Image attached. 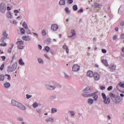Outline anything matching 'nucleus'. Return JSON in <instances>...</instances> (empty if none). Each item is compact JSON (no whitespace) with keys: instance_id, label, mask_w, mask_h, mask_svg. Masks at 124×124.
<instances>
[{"instance_id":"1","label":"nucleus","mask_w":124,"mask_h":124,"mask_svg":"<svg viewBox=\"0 0 124 124\" xmlns=\"http://www.w3.org/2000/svg\"><path fill=\"white\" fill-rule=\"evenodd\" d=\"M12 104L14 105V106H16L21 110H26V108L23 105L19 103L18 102L16 101L15 100H12Z\"/></svg>"},{"instance_id":"2","label":"nucleus","mask_w":124,"mask_h":124,"mask_svg":"<svg viewBox=\"0 0 124 124\" xmlns=\"http://www.w3.org/2000/svg\"><path fill=\"white\" fill-rule=\"evenodd\" d=\"M82 95L84 97H90V96H93L94 100H95V101L97 100V98L98 97V96L97 95V94H96V92L89 94H83Z\"/></svg>"},{"instance_id":"3","label":"nucleus","mask_w":124,"mask_h":124,"mask_svg":"<svg viewBox=\"0 0 124 124\" xmlns=\"http://www.w3.org/2000/svg\"><path fill=\"white\" fill-rule=\"evenodd\" d=\"M102 96L104 100V103H105V104H109V103H110V98L106 96V94H105V93H102Z\"/></svg>"},{"instance_id":"4","label":"nucleus","mask_w":124,"mask_h":124,"mask_svg":"<svg viewBox=\"0 0 124 124\" xmlns=\"http://www.w3.org/2000/svg\"><path fill=\"white\" fill-rule=\"evenodd\" d=\"M83 93H92V89L90 87H86L83 90Z\"/></svg>"},{"instance_id":"5","label":"nucleus","mask_w":124,"mask_h":124,"mask_svg":"<svg viewBox=\"0 0 124 124\" xmlns=\"http://www.w3.org/2000/svg\"><path fill=\"white\" fill-rule=\"evenodd\" d=\"M73 71H78L80 69V67L78 65H74L72 68Z\"/></svg>"},{"instance_id":"6","label":"nucleus","mask_w":124,"mask_h":124,"mask_svg":"<svg viewBox=\"0 0 124 124\" xmlns=\"http://www.w3.org/2000/svg\"><path fill=\"white\" fill-rule=\"evenodd\" d=\"M93 77H94V80H95V81H98V80L100 78V76H99V74H98L96 73L94 74Z\"/></svg>"},{"instance_id":"7","label":"nucleus","mask_w":124,"mask_h":124,"mask_svg":"<svg viewBox=\"0 0 124 124\" xmlns=\"http://www.w3.org/2000/svg\"><path fill=\"white\" fill-rule=\"evenodd\" d=\"M59 29V26L56 24H53L51 26V30L54 31H57Z\"/></svg>"},{"instance_id":"8","label":"nucleus","mask_w":124,"mask_h":124,"mask_svg":"<svg viewBox=\"0 0 124 124\" xmlns=\"http://www.w3.org/2000/svg\"><path fill=\"white\" fill-rule=\"evenodd\" d=\"M94 74H93V71H89L88 72H87V76L88 77H93Z\"/></svg>"},{"instance_id":"9","label":"nucleus","mask_w":124,"mask_h":124,"mask_svg":"<svg viewBox=\"0 0 124 124\" xmlns=\"http://www.w3.org/2000/svg\"><path fill=\"white\" fill-rule=\"evenodd\" d=\"M22 39L25 40V41H30L31 40V37L29 36H23Z\"/></svg>"},{"instance_id":"10","label":"nucleus","mask_w":124,"mask_h":124,"mask_svg":"<svg viewBox=\"0 0 124 124\" xmlns=\"http://www.w3.org/2000/svg\"><path fill=\"white\" fill-rule=\"evenodd\" d=\"M102 62L105 65V66H108L109 64H108V62H107V60H102Z\"/></svg>"},{"instance_id":"11","label":"nucleus","mask_w":124,"mask_h":124,"mask_svg":"<svg viewBox=\"0 0 124 124\" xmlns=\"http://www.w3.org/2000/svg\"><path fill=\"white\" fill-rule=\"evenodd\" d=\"M110 69H111V70H116V66L114 65V64H111L109 66Z\"/></svg>"},{"instance_id":"12","label":"nucleus","mask_w":124,"mask_h":124,"mask_svg":"<svg viewBox=\"0 0 124 124\" xmlns=\"http://www.w3.org/2000/svg\"><path fill=\"white\" fill-rule=\"evenodd\" d=\"M109 95L111 98H116V94H114V93H110Z\"/></svg>"},{"instance_id":"13","label":"nucleus","mask_w":124,"mask_h":124,"mask_svg":"<svg viewBox=\"0 0 124 124\" xmlns=\"http://www.w3.org/2000/svg\"><path fill=\"white\" fill-rule=\"evenodd\" d=\"M60 5H65V0H61L59 2Z\"/></svg>"},{"instance_id":"14","label":"nucleus","mask_w":124,"mask_h":124,"mask_svg":"<svg viewBox=\"0 0 124 124\" xmlns=\"http://www.w3.org/2000/svg\"><path fill=\"white\" fill-rule=\"evenodd\" d=\"M16 68H17V64H15V63L13 64V65L12 66V70H15V69H16Z\"/></svg>"},{"instance_id":"15","label":"nucleus","mask_w":124,"mask_h":124,"mask_svg":"<svg viewBox=\"0 0 124 124\" xmlns=\"http://www.w3.org/2000/svg\"><path fill=\"white\" fill-rule=\"evenodd\" d=\"M46 123H53L54 122V120L52 118H49L48 119L46 120Z\"/></svg>"},{"instance_id":"16","label":"nucleus","mask_w":124,"mask_h":124,"mask_svg":"<svg viewBox=\"0 0 124 124\" xmlns=\"http://www.w3.org/2000/svg\"><path fill=\"white\" fill-rule=\"evenodd\" d=\"M4 87L6 88H9V87H10V83L9 82L5 83L4 84Z\"/></svg>"},{"instance_id":"17","label":"nucleus","mask_w":124,"mask_h":124,"mask_svg":"<svg viewBox=\"0 0 124 124\" xmlns=\"http://www.w3.org/2000/svg\"><path fill=\"white\" fill-rule=\"evenodd\" d=\"M16 44H17V46L19 45H23L24 42H23V41H19L16 42Z\"/></svg>"},{"instance_id":"18","label":"nucleus","mask_w":124,"mask_h":124,"mask_svg":"<svg viewBox=\"0 0 124 124\" xmlns=\"http://www.w3.org/2000/svg\"><path fill=\"white\" fill-rule=\"evenodd\" d=\"M63 48L65 49L67 54H68V47H67V46L65 45L63 46Z\"/></svg>"},{"instance_id":"19","label":"nucleus","mask_w":124,"mask_h":124,"mask_svg":"<svg viewBox=\"0 0 124 124\" xmlns=\"http://www.w3.org/2000/svg\"><path fill=\"white\" fill-rule=\"evenodd\" d=\"M18 62L19 64H20V65H24V64H25V63L23 62V60H22V59H20L19 60Z\"/></svg>"},{"instance_id":"20","label":"nucleus","mask_w":124,"mask_h":124,"mask_svg":"<svg viewBox=\"0 0 124 124\" xmlns=\"http://www.w3.org/2000/svg\"><path fill=\"white\" fill-rule=\"evenodd\" d=\"M88 101L89 104H93V100L91 98L89 99Z\"/></svg>"},{"instance_id":"21","label":"nucleus","mask_w":124,"mask_h":124,"mask_svg":"<svg viewBox=\"0 0 124 124\" xmlns=\"http://www.w3.org/2000/svg\"><path fill=\"white\" fill-rule=\"evenodd\" d=\"M73 9L74 11H77L78 10V7L76 5H74L73 7Z\"/></svg>"},{"instance_id":"22","label":"nucleus","mask_w":124,"mask_h":124,"mask_svg":"<svg viewBox=\"0 0 124 124\" xmlns=\"http://www.w3.org/2000/svg\"><path fill=\"white\" fill-rule=\"evenodd\" d=\"M22 26H23V28H24L26 29V30H27V29H28V25H27V24H26V22H24L23 23Z\"/></svg>"},{"instance_id":"23","label":"nucleus","mask_w":124,"mask_h":124,"mask_svg":"<svg viewBox=\"0 0 124 124\" xmlns=\"http://www.w3.org/2000/svg\"><path fill=\"white\" fill-rule=\"evenodd\" d=\"M4 78L3 75H0V81H4Z\"/></svg>"},{"instance_id":"24","label":"nucleus","mask_w":124,"mask_h":124,"mask_svg":"<svg viewBox=\"0 0 124 124\" xmlns=\"http://www.w3.org/2000/svg\"><path fill=\"white\" fill-rule=\"evenodd\" d=\"M47 89H48V90H53L56 89V87L55 86H47Z\"/></svg>"},{"instance_id":"25","label":"nucleus","mask_w":124,"mask_h":124,"mask_svg":"<svg viewBox=\"0 0 124 124\" xmlns=\"http://www.w3.org/2000/svg\"><path fill=\"white\" fill-rule=\"evenodd\" d=\"M65 11L68 14H69V13H70V11H69V9H68V7H66V8H65Z\"/></svg>"},{"instance_id":"26","label":"nucleus","mask_w":124,"mask_h":124,"mask_svg":"<svg viewBox=\"0 0 124 124\" xmlns=\"http://www.w3.org/2000/svg\"><path fill=\"white\" fill-rule=\"evenodd\" d=\"M94 6L96 8H99V7H100V5H99V4L97 3H95L94 4Z\"/></svg>"},{"instance_id":"27","label":"nucleus","mask_w":124,"mask_h":124,"mask_svg":"<svg viewBox=\"0 0 124 124\" xmlns=\"http://www.w3.org/2000/svg\"><path fill=\"white\" fill-rule=\"evenodd\" d=\"M32 106H33V108H36V107H37L38 106V104H37V103H34L32 105Z\"/></svg>"},{"instance_id":"28","label":"nucleus","mask_w":124,"mask_h":124,"mask_svg":"<svg viewBox=\"0 0 124 124\" xmlns=\"http://www.w3.org/2000/svg\"><path fill=\"white\" fill-rule=\"evenodd\" d=\"M20 32L22 34H25V30L24 29V28L21 29Z\"/></svg>"},{"instance_id":"29","label":"nucleus","mask_w":124,"mask_h":124,"mask_svg":"<svg viewBox=\"0 0 124 124\" xmlns=\"http://www.w3.org/2000/svg\"><path fill=\"white\" fill-rule=\"evenodd\" d=\"M18 49H22L24 48V46H22V45L17 46Z\"/></svg>"},{"instance_id":"30","label":"nucleus","mask_w":124,"mask_h":124,"mask_svg":"<svg viewBox=\"0 0 124 124\" xmlns=\"http://www.w3.org/2000/svg\"><path fill=\"white\" fill-rule=\"evenodd\" d=\"M4 67V63L1 64V66L0 67V70H3V68Z\"/></svg>"},{"instance_id":"31","label":"nucleus","mask_w":124,"mask_h":124,"mask_svg":"<svg viewBox=\"0 0 124 124\" xmlns=\"http://www.w3.org/2000/svg\"><path fill=\"white\" fill-rule=\"evenodd\" d=\"M46 34H47V33H46V31H42V35H44V36H45V35H46Z\"/></svg>"},{"instance_id":"32","label":"nucleus","mask_w":124,"mask_h":124,"mask_svg":"<svg viewBox=\"0 0 124 124\" xmlns=\"http://www.w3.org/2000/svg\"><path fill=\"white\" fill-rule=\"evenodd\" d=\"M50 49V47L49 46H46V48H45V50L46 51V52H49V50Z\"/></svg>"},{"instance_id":"33","label":"nucleus","mask_w":124,"mask_h":124,"mask_svg":"<svg viewBox=\"0 0 124 124\" xmlns=\"http://www.w3.org/2000/svg\"><path fill=\"white\" fill-rule=\"evenodd\" d=\"M56 112H57V109L54 108H52V110H51V113H55Z\"/></svg>"},{"instance_id":"34","label":"nucleus","mask_w":124,"mask_h":124,"mask_svg":"<svg viewBox=\"0 0 124 124\" xmlns=\"http://www.w3.org/2000/svg\"><path fill=\"white\" fill-rule=\"evenodd\" d=\"M120 87H121V88H124V84L122 83V82H120L119 84Z\"/></svg>"},{"instance_id":"35","label":"nucleus","mask_w":124,"mask_h":124,"mask_svg":"<svg viewBox=\"0 0 124 124\" xmlns=\"http://www.w3.org/2000/svg\"><path fill=\"white\" fill-rule=\"evenodd\" d=\"M113 90V87L112 86H109L108 88V91H112Z\"/></svg>"},{"instance_id":"36","label":"nucleus","mask_w":124,"mask_h":124,"mask_svg":"<svg viewBox=\"0 0 124 124\" xmlns=\"http://www.w3.org/2000/svg\"><path fill=\"white\" fill-rule=\"evenodd\" d=\"M120 100H121L120 99H115V103H116V104H118V103L120 102Z\"/></svg>"},{"instance_id":"37","label":"nucleus","mask_w":124,"mask_h":124,"mask_svg":"<svg viewBox=\"0 0 124 124\" xmlns=\"http://www.w3.org/2000/svg\"><path fill=\"white\" fill-rule=\"evenodd\" d=\"M38 62H39V63H43V60H42V59H38Z\"/></svg>"},{"instance_id":"38","label":"nucleus","mask_w":124,"mask_h":124,"mask_svg":"<svg viewBox=\"0 0 124 124\" xmlns=\"http://www.w3.org/2000/svg\"><path fill=\"white\" fill-rule=\"evenodd\" d=\"M5 76H7L8 78H7V79L10 80H11V77H10V75H5Z\"/></svg>"},{"instance_id":"39","label":"nucleus","mask_w":124,"mask_h":124,"mask_svg":"<svg viewBox=\"0 0 124 124\" xmlns=\"http://www.w3.org/2000/svg\"><path fill=\"white\" fill-rule=\"evenodd\" d=\"M71 33H72V36H74V35L76 34L75 30H72Z\"/></svg>"},{"instance_id":"40","label":"nucleus","mask_w":124,"mask_h":124,"mask_svg":"<svg viewBox=\"0 0 124 124\" xmlns=\"http://www.w3.org/2000/svg\"><path fill=\"white\" fill-rule=\"evenodd\" d=\"M3 35L4 36V37H7L8 34H7V33H6V32H4L3 33Z\"/></svg>"},{"instance_id":"41","label":"nucleus","mask_w":124,"mask_h":124,"mask_svg":"<svg viewBox=\"0 0 124 124\" xmlns=\"http://www.w3.org/2000/svg\"><path fill=\"white\" fill-rule=\"evenodd\" d=\"M100 89L102 91H104L105 90V86H100Z\"/></svg>"},{"instance_id":"42","label":"nucleus","mask_w":124,"mask_h":124,"mask_svg":"<svg viewBox=\"0 0 124 124\" xmlns=\"http://www.w3.org/2000/svg\"><path fill=\"white\" fill-rule=\"evenodd\" d=\"M0 46L1 47H4V46H6V43H4V44H0Z\"/></svg>"},{"instance_id":"43","label":"nucleus","mask_w":124,"mask_h":124,"mask_svg":"<svg viewBox=\"0 0 124 124\" xmlns=\"http://www.w3.org/2000/svg\"><path fill=\"white\" fill-rule=\"evenodd\" d=\"M1 59H2L3 62H4V61H5V59H6V57H5V56H1Z\"/></svg>"},{"instance_id":"44","label":"nucleus","mask_w":124,"mask_h":124,"mask_svg":"<svg viewBox=\"0 0 124 124\" xmlns=\"http://www.w3.org/2000/svg\"><path fill=\"white\" fill-rule=\"evenodd\" d=\"M83 11V9H80L78 11V13H82Z\"/></svg>"},{"instance_id":"45","label":"nucleus","mask_w":124,"mask_h":124,"mask_svg":"<svg viewBox=\"0 0 124 124\" xmlns=\"http://www.w3.org/2000/svg\"><path fill=\"white\" fill-rule=\"evenodd\" d=\"M26 96H27V98L28 99H29V98H31V95H29V94H27V95H26Z\"/></svg>"},{"instance_id":"46","label":"nucleus","mask_w":124,"mask_h":124,"mask_svg":"<svg viewBox=\"0 0 124 124\" xmlns=\"http://www.w3.org/2000/svg\"><path fill=\"white\" fill-rule=\"evenodd\" d=\"M102 52L104 54H106V53L107 52L106 49H102Z\"/></svg>"},{"instance_id":"47","label":"nucleus","mask_w":124,"mask_h":124,"mask_svg":"<svg viewBox=\"0 0 124 124\" xmlns=\"http://www.w3.org/2000/svg\"><path fill=\"white\" fill-rule=\"evenodd\" d=\"M71 116H72V117L75 116V114H74V111H71Z\"/></svg>"},{"instance_id":"48","label":"nucleus","mask_w":124,"mask_h":124,"mask_svg":"<svg viewBox=\"0 0 124 124\" xmlns=\"http://www.w3.org/2000/svg\"><path fill=\"white\" fill-rule=\"evenodd\" d=\"M4 37H3L1 39V42H4Z\"/></svg>"},{"instance_id":"49","label":"nucleus","mask_w":124,"mask_h":124,"mask_svg":"<svg viewBox=\"0 0 124 124\" xmlns=\"http://www.w3.org/2000/svg\"><path fill=\"white\" fill-rule=\"evenodd\" d=\"M44 56L46 58V59H48L49 60L50 59V58H49V57H48V55L46 54H44Z\"/></svg>"},{"instance_id":"50","label":"nucleus","mask_w":124,"mask_h":124,"mask_svg":"<svg viewBox=\"0 0 124 124\" xmlns=\"http://www.w3.org/2000/svg\"><path fill=\"white\" fill-rule=\"evenodd\" d=\"M11 51H12V48H9V49L8 50V53H11Z\"/></svg>"},{"instance_id":"51","label":"nucleus","mask_w":124,"mask_h":124,"mask_svg":"<svg viewBox=\"0 0 124 124\" xmlns=\"http://www.w3.org/2000/svg\"><path fill=\"white\" fill-rule=\"evenodd\" d=\"M38 47L40 49V50H41V49H42V46H41V45H39L38 46Z\"/></svg>"},{"instance_id":"52","label":"nucleus","mask_w":124,"mask_h":124,"mask_svg":"<svg viewBox=\"0 0 124 124\" xmlns=\"http://www.w3.org/2000/svg\"><path fill=\"white\" fill-rule=\"evenodd\" d=\"M120 26H121L122 27L124 26V21H122V22L120 24Z\"/></svg>"},{"instance_id":"53","label":"nucleus","mask_w":124,"mask_h":124,"mask_svg":"<svg viewBox=\"0 0 124 124\" xmlns=\"http://www.w3.org/2000/svg\"><path fill=\"white\" fill-rule=\"evenodd\" d=\"M68 1L70 3V4H71V3H73V0H68Z\"/></svg>"},{"instance_id":"54","label":"nucleus","mask_w":124,"mask_h":124,"mask_svg":"<svg viewBox=\"0 0 124 124\" xmlns=\"http://www.w3.org/2000/svg\"><path fill=\"white\" fill-rule=\"evenodd\" d=\"M18 121H20V122H23V118H18Z\"/></svg>"},{"instance_id":"55","label":"nucleus","mask_w":124,"mask_h":124,"mask_svg":"<svg viewBox=\"0 0 124 124\" xmlns=\"http://www.w3.org/2000/svg\"><path fill=\"white\" fill-rule=\"evenodd\" d=\"M113 40H116L117 39V36L115 35L113 37Z\"/></svg>"},{"instance_id":"56","label":"nucleus","mask_w":124,"mask_h":124,"mask_svg":"<svg viewBox=\"0 0 124 124\" xmlns=\"http://www.w3.org/2000/svg\"><path fill=\"white\" fill-rule=\"evenodd\" d=\"M14 13H19V11L17 10H15L14 11Z\"/></svg>"},{"instance_id":"57","label":"nucleus","mask_w":124,"mask_h":124,"mask_svg":"<svg viewBox=\"0 0 124 124\" xmlns=\"http://www.w3.org/2000/svg\"><path fill=\"white\" fill-rule=\"evenodd\" d=\"M7 10L9 11L10 10H11V8L9 6L7 7Z\"/></svg>"},{"instance_id":"58","label":"nucleus","mask_w":124,"mask_h":124,"mask_svg":"<svg viewBox=\"0 0 124 124\" xmlns=\"http://www.w3.org/2000/svg\"><path fill=\"white\" fill-rule=\"evenodd\" d=\"M115 30L116 31H119V28H118V27H116V28H115Z\"/></svg>"},{"instance_id":"59","label":"nucleus","mask_w":124,"mask_h":124,"mask_svg":"<svg viewBox=\"0 0 124 124\" xmlns=\"http://www.w3.org/2000/svg\"><path fill=\"white\" fill-rule=\"evenodd\" d=\"M34 34L36 36V37H38V34H36V33H34Z\"/></svg>"},{"instance_id":"60","label":"nucleus","mask_w":124,"mask_h":124,"mask_svg":"<svg viewBox=\"0 0 124 124\" xmlns=\"http://www.w3.org/2000/svg\"><path fill=\"white\" fill-rule=\"evenodd\" d=\"M120 96H121L122 97H123V96H124V94L121 93V94H120Z\"/></svg>"},{"instance_id":"61","label":"nucleus","mask_w":124,"mask_h":124,"mask_svg":"<svg viewBox=\"0 0 124 124\" xmlns=\"http://www.w3.org/2000/svg\"><path fill=\"white\" fill-rule=\"evenodd\" d=\"M65 77L67 78H69V77L66 74H65Z\"/></svg>"},{"instance_id":"62","label":"nucleus","mask_w":124,"mask_h":124,"mask_svg":"<svg viewBox=\"0 0 124 124\" xmlns=\"http://www.w3.org/2000/svg\"><path fill=\"white\" fill-rule=\"evenodd\" d=\"M108 120H111V117H110V116H108Z\"/></svg>"},{"instance_id":"63","label":"nucleus","mask_w":124,"mask_h":124,"mask_svg":"<svg viewBox=\"0 0 124 124\" xmlns=\"http://www.w3.org/2000/svg\"><path fill=\"white\" fill-rule=\"evenodd\" d=\"M53 41H54V42H57V40H56V39H54Z\"/></svg>"},{"instance_id":"64","label":"nucleus","mask_w":124,"mask_h":124,"mask_svg":"<svg viewBox=\"0 0 124 124\" xmlns=\"http://www.w3.org/2000/svg\"><path fill=\"white\" fill-rule=\"evenodd\" d=\"M59 36H60V37H62V34H60Z\"/></svg>"}]
</instances>
